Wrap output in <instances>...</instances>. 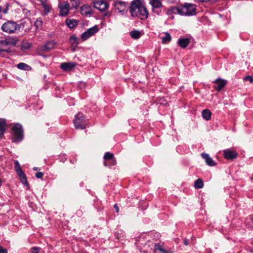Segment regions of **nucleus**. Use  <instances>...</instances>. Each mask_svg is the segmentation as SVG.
<instances>
[{"instance_id":"f257e3e1","label":"nucleus","mask_w":253,"mask_h":253,"mask_svg":"<svg viewBox=\"0 0 253 253\" xmlns=\"http://www.w3.org/2000/svg\"><path fill=\"white\" fill-rule=\"evenodd\" d=\"M130 12L132 16L139 17L142 20L147 19L149 14L147 9L139 0L131 2Z\"/></svg>"},{"instance_id":"f03ea898","label":"nucleus","mask_w":253,"mask_h":253,"mask_svg":"<svg viewBox=\"0 0 253 253\" xmlns=\"http://www.w3.org/2000/svg\"><path fill=\"white\" fill-rule=\"evenodd\" d=\"M26 22L22 23L20 25L17 24L13 21H8L5 22L1 26V30L7 34H13L17 32L20 29L24 28Z\"/></svg>"},{"instance_id":"7ed1b4c3","label":"nucleus","mask_w":253,"mask_h":253,"mask_svg":"<svg viewBox=\"0 0 253 253\" xmlns=\"http://www.w3.org/2000/svg\"><path fill=\"white\" fill-rule=\"evenodd\" d=\"M75 127L76 129H84L88 125L87 120L85 119L83 114H77L73 121Z\"/></svg>"},{"instance_id":"20e7f679","label":"nucleus","mask_w":253,"mask_h":253,"mask_svg":"<svg viewBox=\"0 0 253 253\" xmlns=\"http://www.w3.org/2000/svg\"><path fill=\"white\" fill-rule=\"evenodd\" d=\"M13 137L12 139L13 142H19L24 137L23 130L22 126L19 124L15 125L12 127Z\"/></svg>"},{"instance_id":"39448f33","label":"nucleus","mask_w":253,"mask_h":253,"mask_svg":"<svg viewBox=\"0 0 253 253\" xmlns=\"http://www.w3.org/2000/svg\"><path fill=\"white\" fill-rule=\"evenodd\" d=\"M181 15L192 16L196 14V6L194 4L185 3L181 8Z\"/></svg>"},{"instance_id":"423d86ee","label":"nucleus","mask_w":253,"mask_h":253,"mask_svg":"<svg viewBox=\"0 0 253 253\" xmlns=\"http://www.w3.org/2000/svg\"><path fill=\"white\" fill-rule=\"evenodd\" d=\"M150 3L152 6L153 12L159 15L162 11V2L159 0H150Z\"/></svg>"},{"instance_id":"0eeeda50","label":"nucleus","mask_w":253,"mask_h":253,"mask_svg":"<svg viewBox=\"0 0 253 253\" xmlns=\"http://www.w3.org/2000/svg\"><path fill=\"white\" fill-rule=\"evenodd\" d=\"M98 30L99 29L97 26L95 25L92 27L82 34V39L84 41L86 40L88 38L96 33L98 31Z\"/></svg>"},{"instance_id":"6e6552de","label":"nucleus","mask_w":253,"mask_h":253,"mask_svg":"<svg viewBox=\"0 0 253 253\" xmlns=\"http://www.w3.org/2000/svg\"><path fill=\"white\" fill-rule=\"evenodd\" d=\"M60 8V14L61 16H65L68 15L69 10V4L66 1H64L59 4Z\"/></svg>"},{"instance_id":"1a4fd4ad","label":"nucleus","mask_w":253,"mask_h":253,"mask_svg":"<svg viewBox=\"0 0 253 253\" xmlns=\"http://www.w3.org/2000/svg\"><path fill=\"white\" fill-rule=\"evenodd\" d=\"M94 7L100 11H104L109 6L108 3L105 0L96 1L93 2Z\"/></svg>"},{"instance_id":"9d476101","label":"nucleus","mask_w":253,"mask_h":253,"mask_svg":"<svg viewBox=\"0 0 253 253\" xmlns=\"http://www.w3.org/2000/svg\"><path fill=\"white\" fill-rule=\"evenodd\" d=\"M223 155L226 159L232 160L237 157L238 153L235 151L226 149L223 151Z\"/></svg>"},{"instance_id":"9b49d317","label":"nucleus","mask_w":253,"mask_h":253,"mask_svg":"<svg viewBox=\"0 0 253 253\" xmlns=\"http://www.w3.org/2000/svg\"><path fill=\"white\" fill-rule=\"evenodd\" d=\"M215 84L213 86V88L217 91H219L222 89L226 85L227 81L225 80L218 79L214 82Z\"/></svg>"},{"instance_id":"f8f14e48","label":"nucleus","mask_w":253,"mask_h":253,"mask_svg":"<svg viewBox=\"0 0 253 253\" xmlns=\"http://www.w3.org/2000/svg\"><path fill=\"white\" fill-rule=\"evenodd\" d=\"M114 7L119 12H123L126 8V3L121 1H116L114 4Z\"/></svg>"},{"instance_id":"ddd939ff","label":"nucleus","mask_w":253,"mask_h":253,"mask_svg":"<svg viewBox=\"0 0 253 253\" xmlns=\"http://www.w3.org/2000/svg\"><path fill=\"white\" fill-rule=\"evenodd\" d=\"M202 157L205 160L206 164L210 166L213 167L216 165V163L210 157L209 154L206 153H202Z\"/></svg>"},{"instance_id":"4468645a","label":"nucleus","mask_w":253,"mask_h":253,"mask_svg":"<svg viewBox=\"0 0 253 253\" xmlns=\"http://www.w3.org/2000/svg\"><path fill=\"white\" fill-rule=\"evenodd\" d=\"M55 45L56 42L53 41H49L45 45L42 46V50L44 51H48L53 49Z\"/></svg>"},{"instance_id":"2eb2a0df","label":"nucleus","mask_w":253,"mask_h":253,"mask_svg":"<svg viewBox=\"0 0 253 253\" xmlns=\"http://www.w3.org/2000/svg\"><path fill=\"white\" fill-rule=\"evenodd\" d=\"M76 64L74 63H63L60 65V68L64 71H67L75 67Z\"/></svg>"},{"instance_id":"dca6fc26","label":"nucleus","mask_w":253,"mask_h":253,"mask_svg":"<svg viewBox=\"0 0 253 253\" xmlns=\"http://www.w3.org/2000/svg\"><path fill=\"white\" fill-rule=\"evenodd\" d=\"M166 13L168 15H171L172 14H178L181 15L180 8L176 6H171L167 10Z\"/></svg>"},{"instance_id":"f3484780","label":"nucleus","mask_w":253,"mask_h":253,"mask_svg":"<svg viewBox=\"0 0 253 253\" xmlns=\"http://www.w3.org/2000/svg\"><path fill=\"white\" fill-rule=\"evenodd\" d=\"M6 120L4 119H0V138H2L6 130Z\"/></svg>"},{"instance_id":"a211bd4d","label":"nucleus","mask_w":253,"mask_h":253,"mask_svg":"<svg viewBox=\"0 0 253 253\" xmlns=\"http://www.w3.org/2000/svg\"><path fill=\"white\" fill-rule=\"evenodd\" d=\"M103 159L104 161L111 160L112 164H116V160L114 157V154L109 152L105 153Z\"/></svg>"},{"instance_id":"6ab92c4d","label":"nucleus","mask_w":253,"mask_h":253,"mask_svg":"<svg viewBox=\"0 0 253 253\" xmlns=\"http://www.w3.org/2000/svg\"><path fill=\"white\" fill-rule=\"evenodd\" d=\"M81 13L84 15H87L92 13L91 7L87 5H84L81 7Z\"/></svg>"},{"instance_id":"aec40b11","label":"nucleus","mask_w":253,"mask_h":253,"mask_svg":"<svg viewBox=\"0 0 253 253\" xmlns=\"http://www.w3.org/2000/svg\"><path fill=\"white\" fill-rule=\"evenodd\" d=\"M190 43V39L188 38L180 39L178 41V44L181 48H185Z\"/></svg>"},{"instance_id":"412c9836","label":"nucleus","mask_w":253,"mask_h":253,"mask_svg":"<svg viewBox=\"0 0 253 253\" xmlns=\"http://www.w3.org/2000/svg\"><path fill=\"white\" fill-rule=\"evenodd\" d=\"M19 177L20 178L21 182L25 185H28V181L27 180V177L23 172L22 170H19L18 172H17Z\"/></svg>"},{"instance_id":"4be33fe9","label":"nucleus","mask_w":253,"mask_h":253,"mask_svg":"<svg viewBox=\"0 0 253 253\" xmlns=\"http://www.w3.org/2000/svg\"><path fill=\"white\" fill-rule=\"evenodd\" d=\"M164 37H161L162 42L163 44L168 43L171 40V36L168 32L164 33Z\"/></svg>"},{"instance_id":"5701e85b","label":"nucleus","mask_w":253,"mask_h":253,"mask_svg":"<svg viewBox=\"0 0 253 253\" xmlns=\"http://www.w3.org/2000/svg\"><path fill=\"white\" fill-rule=\"evenodd\" d=\"M155 250H158L162 253H173L170 250H167L163 248L160 244H155Z\"/></svg>"},{"instance_id":"b1692460","label":"nucleus","mask_w":253,"mask_h":253,"mask_svg":"<svg viewBox=\"0 0 253 253\" xmlns=\"http://www.w3.org/2000/svg\"><path fill=\"white\" fill-rule=\"evenodd\" d=\"M211 112L208 109H205L202 111L203 117L207 121L210 120L211 119Z\"/></svg>"},{"instance_id":"393cba45","label":"nucleus","mask_w":253,"mask_h":253,"mask_svg":"<svg viewBox=\"0 0 253 253\" xmlns=\"http://www.w3.org/2000/svg\"><path fill=\"white\" fill-rule=\"evenodd\" d=\"M130 35L133 39L136 40L139 39L141 36V32L138 30H133L130 32Z\"/></svg>"},{"instance_id":"a878e982","label":"nucleus","mask_w":253,"mask_h":253,"mask_svg":"<svg viewBox=\"0 0 253 253\" xmlns=\"http://www.w3.org/2000/svg\"><path fill=\"white\" fill-rule=\"evenodd\" d=\"M42 5L44 9V12L45 14H48L51 9V6L50 4L46 2H42Z\"/></svg>"},{"instance_id":"bb28decb","label":"nucleus","mask_w":253,"mask_h":253,"mask_svg":"<svg viewBox=\"0 0 253 253\" xmlns=\"http://www.w3.org/2000/svg\"><path fill=\"white\" fill-rule=\"evenodd\" d=\"M70 41L72 47L73 48V51H75V47L77 46L78 42V39L75 36H71L70 39Z\"/></svg>"},{"instance_id":"cd10ccee","label":"nucleus","mask_w":253,"mask_h":253,"mask_svg":"<svg viewBox=\"0 0 253 253\" xmlns=\"http://www.w3.org/2000/svg\"><path fill=\"white\" fill-rule=\"evenodd\" d=\"M204 186V183L202 179L199 178L194 182V187L197 189H201Z\"/></svg>"},{"instance_id":"c85d7f7f","label":"nucleus","mask_w":253,"mask_h":253,"mask_svg":"<svg viewBox=\"0 0 253 253\" xmlns=\"http://www.w3.org/2000/svg\"><path fill=\"white\" fill-rule=\"evenodd\" d=\"M32 44L28 42H22L21 43L20 47L22 50H27L29 49Z\"/></svg>"},{"instance_id":"c756f323","label":"nucleus","mask_w":253,"mask_h":253,"mask_svg":"<svg viewBox=\"0 0 253 253\" xmlns=\"http://www.w3.org/2000/svg\"><path fill=\"white\" fill-rule=\"evenodd\" d=\"M66 24L69 28H71L77 25L78 22L75 20H67Z\"/></svg>"},{"instance_id":"7c9ffc66","label":"nucleus","mask_w":253,"mask_h":253,"mask_svg":"<svg viewBox=\"0 0 253 253\" xmlns=\"http://www.w3.org/2000/svg\"><path fill=\"white\" fill-rule=\"evenodd\" d=\"M11 44H12V42L8 40H2L0 41V45L3 48H4V46H8Z\"/></svg>"},{"instance_id":"2f4dec72","label":"nucleus","mask_w":253,"mask_h":253,"mask_svg":"<svg viewBox=\"0 0 253 253\" xmlns=\"http://www.w3.org/2000/svg\"><path fill=\"white\" fill-rule=\"evenodd\" d=\"M17 67L21 70H27L29 66L24 63H20L17 65Z\"/></svg>"},{"instance_id":"473e14b6","label":"nucleus","mask_w":253,"mask_h":253,"mask_svg":"<svg viewBox=\"0 0 253 253\" xmlns=\"http://www.w3.org/2000/svg\"><path fill=\"white\" fill-rule=\"evenodd\" d=\"M42 25V21L40 18L38 19L34 23V25L37 29L41 28Z\"/></svg>"},{"instance_id":"72a5a7b5","label":"nucleus","mask_w":253,"mask_h":253,"mask_svg":"<svg viewBox=\"0 0 253 253\" xmlns=\"http://www.w3.org/2000/svg\"><path fill=\"white\" fill-rule=\"evenodd\" d=\"M72 2V8H77L80 5L79 0H71Z\"/></svg>"},{"instance_id":"f704fd0d","label":"nucleus","mask_w":253,"mask_h":253,"mask_svg":"<svg viewBox=\"0 0 253 253\" xmlns=\"http://www.w3.org/2000/svg\"><path fill=\"white\" fill-rule=\"evenodd\" d=\"M10 48H3L0 45V55H2L3 52H6L8 53L10 52Z\"/></svg>"},{"instance_id":"c9c22d12","label":"nucleus","mask_w":253,"mask_h":253,"mask_svg":"<svg viewBox=\"0 0 253 253\" xmlns=\"http://www.w3.org/2000/svg\"><path fill=\"white\" fill-rule=\"evenodd\" d=\"M104 165L105 167H111L116 165V164H112L111 160L104 161Z\"/></svg>"},{"instance_id":"e433bc0d","label":"nucleus","mask_w":253,"mask_h":253,"mask_svg":"<svg viewBox=\"0 0 253 253\" xmlns=\"http://www.w3.org/2000/svg\"><path fill=\"white\" fill-rule=\"evenodd\" d=\"M14 164H15V170L17 172H18L19 170H22V169L20 167V164L17 161H16L15 162Z\"/></svg>"},{"instance_id":"4c0bfd02","label":"nucleus","mask_w":253,"mask_h":253,"mask_svg":"<svg viewBox=\"0 0 253 253\" xmlns=\"http://www.w3.org/2000/svg\"><path fill=\"white\" fill-rule=\"evenodd\" d=\"M244 80L245 81H249L250 83H253V77L251 76H247L244 78Z\"/></svg>"},{"instance_id":"58836bf2","label":"nucleus","mask_w":253,"mask_h":253,"mask_svg":"<svg viewBox=\"0 0 253 253\" xmlns=\"http://www.w3.org/2000/svg\"><path fill=\"white\" fill-rule=\"evenodd\" d=\"M41 248L39 247H33L31 249L32 253H39Z\"/></svg>"},{"instance_id":"ea45409f","label":"nucleus","mask_w":253,"mask_h":253,"mask_svg":"<svg viewBox=\"0 0 253 253\" xmlns=\"http://www.w3.org/2000/svg\"><path fill=\"white\" fill-rule=\"evenodd\" d=\"M43 173L42 172H38L36 174V177L37 178H42L43 176Z\"/></svg>"},{"instance_id":"a19ab883","label":"nucleus","mask_w":253,"mask_h":253,"mask_svg":"<svg viewBox=\"0 0 253 253\" xmlns=\"http://www.w3.org/2000/svg\"><path fill=\"white\" fill-rule=\"evenodd\" d=\"M79 87L81 88V89H83L84 88H85V83H83V82H81L80 83V84H79Z\"/></svg>"},{"instance_id":"79ce46f5","label":"nucleus","mask_w":253,"mask_h":253,"mask_svg":"<svg viewBox=\"0 0 253 253\" xmlns=\"http://www.w3.org/2000/svg\"><path fill=\"white\" fill-rule=\"evenodd\" d=\"M0 253H7L6 250L0 246Z\"/></svg>"},{"instance_id":"37998d69","label":"nucleus","mask_w":253,"mask_h":253,"mask_svg":"<svg viewBox=\"0 0 253 253\" xmlns=\"http://www.w3.org/2000/svg\"><path fill=\"white\" fill-rule=\"evenodd\" d=\"M116 211L117 212H118L119 211V208L117 204H115L114 206Z\"/></svg>"},{"instance_id":"c03bdc74","label":"nucleus","mask_w":253,"mask_h":253,"mask_svg":"<svg viewBox=\"0 0 253 253\" xmlns=\"http://www.w3.org/2000/svg\"><path fill=\"white\" fill-rule=\"evenodd\" d=\"M184 244L186 246L189 244V240L187 239H185L184 240Z\"/></svg>"},{"instance_id":"a18cd8bd","label":"nucleus","mask_w":253,"mask_h":253,"mask_svg":"<svg viewBox=\"0 0 253 253\" xmlns=\"http://www.w3.org/2000/svg\"><path fill=\"white\" fill-rule=\"evenodd\" d=\"M33 169H34V170H37L38 169V168L35 167V168H33Z\"/></svg>"},{"instance_id":"49530a36","label":"nucleus","mask_w":253,"mask_h":253,"mask_svg":"<svg viewBox=\"0 0 253 253\" xmlns=\"http://www.w3.org/2000/svg\"><path fill=\"white\" fill-rule=\"evenodd\" d=\"M4 48H8L7 46H4Z\"/></svg>"}]
</instances>
